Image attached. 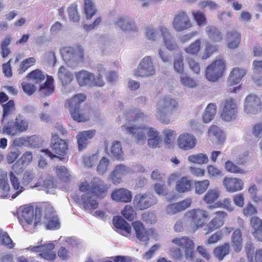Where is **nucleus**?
Here are the masks:
<instances>
[{
	"label": "nucleus",
	"mask_w": 262,
	"mask_h": 262,
	"mask_svg": "<svg viewBox=\"0 0 262 262\" xmlns=\"http://www.w3.org/2000/svg\"><path fill=\"white\" fill-rule=\"evenodd\" d=\"M147 116L142 112L136 114L134 121L138 125L126 124L121 126L122 131L127 134H132L135 137L137 143L142 145L146 141V135L148 137L147 143L152 148H160L162 144V139L158 130L144 122L146 121Z\"/></svg>",
	"instance_id": "f257e3e1"
},
{
	"label": "nucleus",
	"mask_w": 262,
	"mask_h": 262,
	"mask_svg": "<svg viewBox=\"0 0 262 262\" xmlns=\"http://www.w3.org/2000/svg\"><path fill=\"white\" fill-rule=\"evenodd\" d=\"M79 190L85 192L81 196V203L85 210L90 211L96 209L98 202L96 197L104 198L106 194L107 187L104 183L98 178H94L90 182L86 181L81 182L79 185Z\"/></svg>",
	"instance_id": "f03ea898"
},
{
	"label": "nucleus",
	"mask_w": 262,
	"mask_h": 262,
	"mask_svg": "<svg viewBox=\"0 0 262 262\" xmlns=\"http://www.w3.org/2000/svg\"><path fill=\"white\" fill-rule=\"evenodd\" d=\"M171 243L174 245L171 246L168 250V253L172 257L177 259H181L183 255V249L186 260L192 261L194 257V243L193 241L187 236L175 237L171 241Z\"/></svg>",
	"instance_id": "7ed1b4c3"
},
{
	"label": "nucleus",
	"mask_w": 262,
	"mask_h": 262,
	"mask_svg": "<svg viewBox=\"0 0 262 262\" xmlns=\"http://www.w3.org/2000/svg\"><path fill=\"white\" fill-rule=\"evenodd\" d=\"M105 72L104 68L100 66L98 67V75L97 77L93 73L84 70L75 72V75L78 84L81 87L93 85L101 87L104 84L102 77Z\"/></svg>",
	"instance_id": "20e7f679"
},
{
	"label": "nucleus",
	"mask_w": 262,
	"mask_h": 262,
	"mask_svg": "<svg viewBox=\"0 0 262 262\" xmlns=\"http://www.w3.org/2000/svg\"><path fill=\"white\" fill-rule=\"evenodd\" d=\"M178 107V102L170 96L161 99L156 106V116L161 122L165 124L169 123V116L173 114Z\"/></svg>",
	"instance_id": "39448f33"
},
{
	"label": "nucleus",
	"mask_w": 262,
	"mask_h": 262,
	"mask_svg": "<svg viewBox=\"0 0 262 262\" xmlns=\"http://www.w3.org/2000/svg\"><path fill=\"white\" fill-rule=\"evenodd\" d=\"M86 98L84 94L79 93L68 99L65 103V107L69 110L74 120L77 122H85L89 119L88 116L80 110L81 103L86 100Z\"/></svg>",
	"instance_id": "423d86ee"
},
{
	"label": "nucleus",
	"mask_w": 262,
	"mask_h": 262,
	"mask_svg": "<svg viewBox=\"0 0 262 262\" xmlns=\"http://www.w3.org/2000/svg\"><path fill=\"white\" fill-rule=\"evenodd\" d=\"M220 108V116L223 121L231 122L237 120L238 103L235 98L228 97L224 99L221 103Z\"/></svg>",
	"instance_id": "0eeeda50"
},
{
	"label": "nucleus",
	"mask_w": 262,
	"mask_h": 262,
	"mask_svg": "<svg viewBox=\"0 0 262 262\" xmlns=\"http://www.w3.org/2000/svg\"><path fill=\"white\" fill-rule=\"evenodd\" d=\"M62 57L69 66H74L83 60V51L80 47H67L60 50Z\"/></svg>",
	"instance_id": "6e6552de"
},
{
	"label": "nucleus",
	"mask_w": 262,
	"mask_h": 262,
	"mask_svg": "<svg viewBox=\"0 0 262 262\" xmlns=\"http://www.w3.org/2000/svg\"><path fill=\"white\" fill-rule=\"evenodd\" d=\"M42 240L37 245L30 246L26 249L32 253H38L39 255L43 259L52 260L56 257V253L54 251L56 241L48 242L42 244Z\"/></svg>",
	"instance_id": "1a4fd4ad"
},
{
	"label": "nucleus",
	"mask_w": 262,
	"mask_h": 262,
	"mask_svg": "<svg viewBox=\"0 0 262 262\" xmlns=\"http://www.w3.org/2000/svg\"><path fill=\"white\" fill-rule=\"evenodd\" d=\"M133 75L136 77H147L156 74L154 59L146 56L141 59L138 67L133 70Z\"/></svg>",
	"instance_id": "9d476101"
},
{
	"label": "nucleus",
	"mask_w": 262,
	"mask_h": 262,
	"mask_svg": "<svg viewBox=\"0 0 262 262\" xmlns=\"http://www.w3.org/2000/svg\"><path fill=\"white\" fill-rule=\"evenodd\" d=\"M192 26V23L185 11L180 10L174 15L171 26L174 31L182 32L191 28Z\"/></svg>",
	"instance_id": "9b49d317"
},
{
	"label": "nucleus",
	"mask_w": 262,
	"mask_h": 262,
	"mask_svg": "<svg viewBox=\"0 0 262 262\" xmlns=\"http://www.w3.org/2000/svg\"><path fill=\"white\" fill-rule=\"evenodd\" d=\"M225 70V61L222 59H216L206 68V78L210 81H216L222 77Z\"/></svg>",
	"instance_id": "f8f14e48"
},
{
	"label": "nucleus",
	"mask_w": 262,
	"mask_h": 262,
	"mask_svg": "<svg viewBox=\"0 0 262 262\" xmlns=\"http://www.w3.org/2000/svg\"><path fill=\"white\" fill-rule=\"evenodd\" d=\"M185 216L197 229L202 228L205 225V220L208 218L209 213L206 210L196 208L187 211Z\"/></svg>",
	"instance_id": "ddd939ff"
},
{
	"label": "nucleus",
	"mask_w": 262,
	"mask_h": 262,
	"mask_svg": "<svg viewBox=\"0 0 262 262\" xmlns=\"http://www.w3.org/2000/svg\"><path fill=\"white\" fill-rule=\"evenodd\" d=\"M262 110V101L257 95L251 94L247 95L244 100L243 111L250 115L260 113Z\"/></svg>",
	"instance_id": "4468645a"
},
{
	"label": "nucleus",
	"mask_w": 262,
	"mask_h": 262,
	"mask_svg": "<svg viewBox=\"0 0 262 262\" xmlns=\"http://www.w3.org/2000/svg\"><path fill=\"white\" fill-rule=\"evenodd\" d=\"M213 214L214 216L205 225L204 230L206 231V234L220 229L224 225L225 220L228 216L227 213L224 211H217Z\"/></svg>",
	"instance_id": "2eb2a0df"
},
{
	"label": "nucleus",
	"mask_w": 262,
	"mask_h": 262,
	"mask_svg": "<svg viewBox=\"0 0 262 262\" xmlns=\"http://www.w3.org/2000/svg\"><path fill=\"white\" fill-rule=\"evenodd\" d=\"M157 202L156 198L150 193L137 194L134 199L135 207L139 210L147 209Z\"/></svg>",
	"instance_id": "dca6fc26"
},
{
	"label": "nucleus",
	"mask_w": 262,
	"mask_h": 262,
	"mask_svg": "<svg viewBox=\"0 0 262 262\" xmlns=\"http://www.w3.org/2000/svg\"><path fill=\"white\" fill-rule=\"evenodd\" d=\"M197 139L192 134L183 133L180 134L177 140V145L181 150L187 151L195 148Z\"/></svg>",
	"instance_id": "f3484780"
},
{
	"label": "nucleus",
	"mask_w": 262,
	"mask_h": 262,
	"mask_svg": "<svg viewBox=\"0 0 262 262\" xmlns=\"http://www.w3.org/2000/svg\"><path fill=\"white\" fill-rule=\"evenodd\" d=\"M18 164L15 163L12 165V170L10 171L9 176L12 186L11 189L13 199L16 198L24 190V188L20 185L18 176L20 171L17 169Z\"/></svg>",
	"instance_id": "a211bd4d"
},
{
	"label": "nucleus",
	"mask_w": 262,
	"mask_h": 262,
	"mask_svg": "<svg viewBox=\"0 0 262 262\" xmlns=\"http://www.w3.org/2000/svg\"><path fill=\"white\" fill-rule=\"evenodd\" d=\"M21 211L19 214V219L21 221H25L27 224H32L33 222L34 225H37L40 221V214L35 213L34 218V211L32 206H24L20 208Z\"/></svg>",
	"instance_id": "6ab92c4d"
},
{
	"label": "nucleus",
	"mask_w": 262,
	"mask_h": 262,
	"mask_svg": "<svg viewBox=\"0 0 262 262\" xmlns=\"http://www.w3.org/2000/svg\"><path fill=\"white\" fill-rule=\"evenodd\" d=\"M132 172V169L123 164L117 165L109 176L112 183L118 185L123 182V177Z\"/></svg>",
	"instance_id": "aec40b11"
},
{
	"label": "nucleus",
	"mask_w": 262,
	"mask_h": 262,
	"mask_svg": "<svg viewBox=\"0 0 262 262\" xmlns=\"http://www.w3.org/2000/svg\"><path fill=\"white\" fill-rule=\"evenodd\" d=\"M223 185L227 192L234 193L243 189L244 182L238 178L225 177L223 180Z\"/></svg>",
	"instance_id": "412c9836"
},
{
	"label": "nucleus",
	"mask_w": 262,
	"mask_h": 262,
	"mask_svg": "<svg viewBox=\"0 0 262 262\" xmlns=\"http://www.w3.org/2000/svg\"><path fill=\"white\" fill-rule=\"evenodd\" d=\"M160 30L161 31L163 43L165 48L170 51L178 49V46L168 28L166 26H162Z\"/></svg>",
	"instance_id": "4be33fe9"
},
{
	"label": "nucleus",
	"mask_w": 262,
	"mask_h": 262,
	"mask_svg": "<svg viewBox=\"0 0 262 262\" xmlns=\"http://www.w3.org/2000/svg\"><path fill=\"white\" fill-rule=\"evenodd\" d=\"M43 223L48 230H57L60 226L58 218L52 207H49L45 212Z\"/></svg>",
	"instance_id": "5701e85b"
},
{
	"label": "nucleus",
	"mask_w": 262,
	"mask_h": 262,
	"mask_svg": "<svg viewBox=\"0 0 262 262\" xmlns=\"http://www.w3.org/2000/svg\"><path fill=\"white\" fill-rule=\"evenodd\" d=\"M136 233L137 238L140 241L147 242L150 236L154 234L155 230L152 229L146 230L142 223L139 221L134 222L132 224Z\"/></svg>",
	"instance_id": "b1692460"
},
{
	"label": "nucleus",
	"mask_w": 262,
	"mask_h": 262,
	"mask_svg": "<svg viewBox=\"0 0 262 262\" xmlns=\"http://www.w3.org/2000/svg\"><path fill=\"white\" fill-rule=\"evenodd\" d=\"M136 233L137 238L140 241L147 242L150 236L154 234L155 230L152 229L146 230L142 223L139 221L134 222L132 224Z\"/></svg>",
	"instance_id": "393cba45"
},
{
	"label": "nucleus",
	"mask_w": 262,
	"mask_h": 262,
	"mask_svg": "<svg viewBox=\"0 0 262 262\" xmlns=\"http://www.w3.org/2000/svg\"><path fill=\"white\" fill-rule=\"evenodd\" d=\"M111 198L116 202L126 203L132 201L133 194L129 190L126 188H116L112 191Z\"/></svg>",
	"instance_id": "a878e982"
},
{
	"label": "nucleus",
	"mask_w": 262,
	"mask_h": 262,
	"mask_svg": "<svg viewBox=\"0 0 262 262\" xmlns=\"http://www.w3.org/2000/svg\"><path fill=\"white\" fill-rule=\"evenodd\" d=\"M51 148L53 153L63 155L68 149V145L65 141L59 139L57 135L52 134Z\"/></svg>",
	"instance_id": "bb28decb"
},
{
	"label": "nucleus",
	"mask_w": 262,
	"mask_h": 262,
	"mask_svg": "<svg viewBox=\"0 0 262 262\" xmlns=\"http://www.w3.org/2000/svg\"><path fill=\"white\" fill-rule=\"evenodd\" d=\"M0 195L3 198L13 199L11 189L7 178V173L5 170L0 176Z\"/></svg>",
	"instance_id": "cd10ccee"
},
{
	"label": "nucleus",
	"mask_w": 262,
	"mask_h": 262,
	"mask_svg": "<svg viewBox=\"0 0 262 262\" xmlns=\"http://www.w3.org/2000/svg\"><path fill=\"white\" fill-rule=\"evenodd\" d=\"M95 130L93 129L84 130L78 133L76 136V139L79 150H82L86 147L90 140L95 136Z\"/></svg>",
	"instance_id": "c85d7f7f"
},
{
	"label": "nucleus",
	"mask_w": 262,
	"mask_h": 262,
	"mask_svg": "<svg viewBox=\"0 0 262 262\" xmlns=\"http://www.w3.org/2000/svg\"><path fill=\"white\" fill-rule=\"evenodd\" d=\"M114 226L117 229L120 233L125 236L130 235L132 227L122 217L114 216L113 220Z\"/></svg>",
	"instance_id": "c756f323"
},
{
	"label": "nucleus",
	"mask_w": 262,
	"mask_h": 262,
	"mask_svg": "<svg viewBox=\"0 0 262 262\" xmlns=\"http://www.w3.org/2000/svg\"><path fill=\"white\" fill-rule=\"evenodd\" d=\"M250 224L254 238L262 242V220L257 216H254L251 219Z\"/></svg>",
	"instance_id": "7c9ffc66"
},
{
	"label": "nucleus",
	"mask_w": 262,
	"mask_h": 262,
	"mask_svg": "<svg viewBox=\"0 0 262 262\" xmlns=\"http://www.w3.org/2000/svg\"><path fill=\"white\" fill-rule=\"evenodd\" d=\"M207 136L210 139H215L219 144L222 143L226 139V136L223 130L215 125H211L208 128Z\"/></svg>",
	"instance_id": "2f4dec72"
},
{
	"label": "nucleus",
	"mask_w": 262,
	"mask_h": 262,
	"mask_svg": "<svg viewBox=\"0 0 262 262\" xmlns=\"http://www.w3.org/2000/svg\"><path fill=\"white\" fill-rule=\"evenodd\" d=\"M246 73L244 69L234 68L228 78V85L233 86L238 83Z\"/></svg>",
	"instance_id": "473e14b6"
},
{
	"label": "nucleus",
	"mask_w": 262,
	"mask_h": 262,
	"mask_svg": "<svg viewBox=\"0 0 262 262\" xmlns=\"http://www.w3.org/2000/svg\"><path fill=\"white\" fill-rule=\"evenodd\" d=\"M191 188V180L187 177H183L176 181L175 190L180 193L188 192Z\"/></svg>",
	"instance_id": "72a5a7b5"
},
{
	"label": "nucleus",
	"mask_w": 262,
	"mask_h": 262,
	"mask_svg": "<svg viewBox=\"0 0 262 262\" xmlns=\"http://www.w3.org/2000/svg\"><path fill=\"white\" fill-rule=\"evenodd\" d=\"M226 41L227 47L231 49L236 48L241 41V33L236 31H231L227 32Z\"/></svg>",
	"instance_id": "f704fd0d"
},
{
	"label": "nucleus",
	"mask_w": 262,
	"mask_h": 262,
	"mask_svg": "<svg viewBox=\"0 0 262 262\" xmlns=\"http://www.w3.org/2000/svg\"><path fill=\"white\" fill-rule=\"evenodd\" d=\"M116 24L124 31H137V27L134 20L127 17L118 18Z\"/></svg>",
	"instance_id": "c9c22d12"
},
{
	"label": "nucleus",
	"mask_w": 262,
	"mask_h": 262,
	"mask_svg": "<svg viewBox=\"0 0 262 262\" xmlns=\"http://www.w3.org/2000/svg\"><path fill=\"white\" fill-rule=\"evenodd\" d=\"M246 251L249 262H262V249L257 250L254 253L253 246L247 245Z\"/></svg>",
	"instance_id": "e433bc0d"
},
{
	"label": "nucleus",
	"mask_w": 262,
	"mask_h": 262,
	"mask_svg": "<svg viewBox=\"0 0 262 262\" xmlns=\"http://www.w3.org/2000/svg\"><path fill=\"white\" fill-rule=\"evenodd\" d=\"M231 246L234 250L239 252L243 248V238L242 232L239 229L235 230L231 235Z\"/></svg>",
	"instance_id": "4c0bfd02"
},
{
	"label": "nucleus",
	"mask_w": 262,
	"mask_h": 262,
	"mask_svg": "<svg viewBox=\"0 0 262 262\" xmlns=\"http://www.w3.org/2000/svg\"><path fill=\"white\" fill-rule=\"evenodd\" d=\"M57 75L62 84L64 86L70 84L74 78L73 74L63 66L60 67L59 69Z\"/></svg>",
	"instance_id": "58836bf2"
},
{
	"label": "nucleus",
	"mask_w": 262,
	"mask_h": 262,
	"mask_svg": "<svg viewBox=\"0 0 262 262\" xmlns=\"http://www.w3.org/2000/svg\"><path fill=\"white\" fill-rule=\"evenodd\" d=\"M33 188L40 187V189L46 190L47 193H52L54 185L52 179L44 181L42 178H39L35 183Z\"/></svg>",
	"instance_id": "ea45409f"
},
{
	"label": "nucleus",
	"mask_w": 262,
	"mask_h": 262,
	"mask_svg": "<svg viewBox=\"0 0 262 262\" xmlns=\"http://www.w3.org/2000/svg\"><path fill=\"white\" fill-rule=\"evenodd\" d=\"M216 113V106L213 103L209 104L205 108L202 115V119L205 123L210 122Z\"/></svg>",
	"instance_id": "a19ab883"
},
{
	"label": "nucleus",
	"mask_w": 262,
	"mask_h": 262,
	"mask_svg": "<svg viewBox=\"0 0 262 262\" xmlns=\"http://www.w3.org/2000/svg\"><path fill=\"white\" fill-rule=\"evenodd\" d=\"M189 162L198 165H204L209 161L208 156L203 153H198L189 155L187 158Z\"/></svg>",
	"instance_id": "79ce46f5"
},
{
	"label": "nucleus",
	"mask_w": 262,
	"mask_h": 262,
	"mask_svg": "<svg viewBox=\"0 0 262 262\" xmlns=\"http://www.w3.org/2000/svg\"><path fill=\"white\" fill-rule=\"evenodd\" d=\"M229 251L230 245L226 243L215 247L213 250V254L219 260H222L229 254Z\"/></svg>",
	"instance_id": "37998d69"
},
{
	"label": "nucleus",
	"mask_w": 262,
	"mask_h": 262,
	"mask_svg": "<svg viewBox=\"0 0 262 262\" xmlns=\"http://www.w3.org/2000/svg\"><path fill=\"white\" fill-rule=\"evenodd\" d=\"M220 194L221 192L218 189H210L207 191L203 200L207 205H210L219 198Z\"/></svg>",
	"instance_id": "c03bdc74"
},
{
	"label": "nucleus",
	"mask_w": 262,
	"mask_h": 262,
	"mask_svg": "<svg viewBox=\"0 0 262 262\" xmlns=\"http://www.w3.org/2000/svg\"><path fill=\"white\" fill-rule=\"evenodd\" d=\"M162 26H159L157 28L147 27L145 30V36L147 39L154 42L158 41L161 36L160 28Z\"/></svg>",
	"instance_id": "a18cd8bd"
},
{
	"label": "nucleus",
	"mask_w": 262,
	"mask_h": 262,
	"mask_svg": "<svg viewBox=\"0 0 262 262\" xmlns=\"http://www.w3.org/2000/svg\"><path fill=\"white\" fill-rule=\"evenodd\" d=\"M224 168L229 173L241 174H244L247 173L246 170L239 167L231 160H227L225 162Z\"/></svg>",
	"instance_id": "49530a36"
},
{
	"label": "nucleus",
	"mask_w": 262,
	"mask_h": 262,
	"mask_svg": "<svg viewBox=\"0 0 262 262\" xmlns=\"http://www.w3.org/2000/svg\"><path fill=\"white\" fill-rule=\"evenodd\" d=\"M217 208H223L229 212L233 211L235 209V207L232 204L231 201L229 198H225L223 200L215 203L214 205L208 207L210 209Z\"/></svg>",
	"instance_id": "de8ad7c7"
},
{
	"label": "nucleus",
	"mask_w": 262,
	"mask_h": 262,
	"mask_svg": "<svg viewBox=\"0 0 262 262\" xmlns=\"http://www.w3.org/2000/svg\"><path fill=\"white\" fill-rule=\"evenodd\" d=\"M53 78L51 76H48L45 83L40 85L39 90L45 95H49L54 91L53 85Z\"/></svg>",
	"instance_id": "09e8293b"
},
{
	"label": "nucleus",
	"mask_w": 262,
	"mask_h": 262,
	"mask_svg": "<svg viewBox=\"0 0 262 262\" xmlns=\"http://www.w3.org/2000/svg\"><path fill=\"white\" fill-rule=\"evenodd\" d=\"M111 153L113 156L117 159L123 160L124 154L122 149L121 143L118 141H114L112 143L111 147Z\"/></svg>",
	"instance_id": "8fccbe9b"
},
{
	"label": "nucleus",
	"mask_w": 262,
	"mask_h": 262,
	"mask_svg": "<svg viewBox=\"0 0 262 262\" xmlns=\"http://www.w3.org/2000/svg\"><path fill=\"white\" fill-rule=\"evenodd\" d=\"M46 75L39 70H35L29 73L27 78L35 83H40L45 80Z\"/></svg>",
	"instance_id": "3c124183"
},
{
	"label": "nucleus",
	"mask_w": 262,
	"mask_h": 262,
	"mask_svg": "<svg viewBox=\"0 0 262 262\" xmlns=\"http://www.w3.org/2000/svg\"><path fill=\"white\" fill-rule=\"evenodd\" d=\"M206 32L209 37L214 41H220L223 39L221 32L215 27L207 26L206 28Z\"/></svg>",
	"instance_id": "603ef678"
},
{
	"label": "nucleus",
	"mask_w": 262,
	"mask_h": 262,
	"mask_svg": "<svg viewBox=\"0 0 262 262\" xmlns=\"http://www.w3.org/2000/svg\"><path fill=\"white\" fill-rule=\"evenodd\" d=\"M202 40L199 38L184 49V51L191 55H196L201 50Z\"/></svg>",
	"instance_id": "864d4df0"
},
{
	"label": "nucleus",
	"mask_w": 262,
	"mask_h": 262,
	"mask_svg": "<svg viewBox=\"0 0 262 262\" xmlns=\"http://www.w3.org/2000/svg\"><path fill=\"white\" fill-rule=\"evenodd\" d=\"M210 185V181L207 179L201 181H195L194 182V186L195 193L198 194L204 193L208 188Z\"/></svg>",
	"instance_id": "5fc2aeb1"
},
{
	"label": "nucleus",
	"mask_w": 262,
	"mask_h": 262,
	"mask_svg": "<svg viewBox=\"0 0 262 262\" xmlns=\"http://www.w3.org/2000/svg\"><path fill=\"white\" fill-rule=\"evenodd\" d=\"M84 10L86 18L88 19H91L96 13V9L95 6L92 0H84Z\"/></svg>",
	"instance_id": "6e6d98bb"
},
{
	"label": "nucleus",
	"mask_w": 262,
	"mask_h": 262,
	"mask_svg": "<svg viewBox=\"0 0 262 262\" xmlns=\"http://www.w3.org/2000/svg\"><path fill=\"white\" fill-rule=\"evenodd\" d=\"M181 83L185 87L190 89L195 88L198 85L197 81L186 74H183L180 78Z\"/></svg>",
	"instance_id": "4d7b16f0"
},
{
	"label": "nucleus",
	"mask_w": 262,
	"mask_h": 262,
	"mask_svg": "<svg viewBox=\"0 0 262 262\" xmlns=\"http://www.w3.org/2000/svg\"><path fill=\"white\" fill-rule=\"evenodd\" d=\"M164 142L166 147L169 148L175 139L176 133L173 130L170 129H164L163 132Z\"/></svg>",
	"instance_id": "13d9d810"
},
{
	"label": "nucleus",
	"mask_w": 262,
	"mask_h": 262,
	"mask_svg": "<svg viewBox=\"0 0 262 262\" xmlns=\"http://www.w3.org/2000/svg\"><path fill=\"white\" fill-rule=\"evenodd\" d=\"M191 15L199 26H204L206 24L207 19L202 12L199 10H193L191 12Z\"/></svg>",
	"instance_id": "bf43d9fd"
},
{
	"label": "nucleus",
	"mask_w": 262,
	"mask_h": 262,
	"mask_svg": "<svg viewBox=\"0 0 262 262\" xmlns=\"http://www.w3.org/2000/svg\"><path fill=\"white\" fill-rule=\"evenodd\" d=\"M217 50L216 46L213 45L209 41L205 42V49L201 54V58L204 60L207 59Z\"/></svg>",
	"instance_id": "052dcab7"
},
{
	"label": "nucleus",
	"mask_w": 262,
	"mask_h": 262,
	"mask_svg": "<svg viewBox=\"0 0 262 262\" xmlns=\"http://www.w3.org/2000/svg\"><path fill=\"white\" fill-rule=\"evenodd\" d=\"M208 176L210 178L221 177L223 173L222 170L213 165H208L206 168Z\"/></svg>",
	"instance_id": "680f3d73"
},
{
	"label": "nucleus",
	"mask_w": 262,
	"mask_h": 262,
	"mask_svg": "<svg viewBox=\"0 0 262 262\" xmlns=\"http://www.w3.org/2000/svg\"><path fill=\"white\" fill-rule=\"evenodd\" d=\"M14 125L17 132H23L27 129L28 122L23 117L18 116L15 119Z\"/></svg>",
	"instance_id": "e2e57ef3"
},
{
	"label": "nucleus",
	"mask_w": 262,
	"mask_h": 262,
	"mask_svg": "<svg viewBox=\"0 0 262 262\" xmlns=\"http://www.w3.org/2000/svg\"><path fill=\"white\" fill-rule=\"evenodd\" d=\"M36 59L34 57H29L23 60L20 64V68L18 70V73L20 74L25 72L28 68L34 65Z\"/></svg>",
	"instance_id": "0e129e2a"
},
{
	"label": "nucleus",
	"mask_w": 262,
	"mask_h": 262,
	"mask_svg": "<svg viewBox=\"0 0 262 262\" xmlns=\"http://www.w3.org/2000/svg\"><path fill=\"white\" fill-rule=\"evenodd\" d=\"M0 243L9 248H12L14 244L7 232L0 231Z\"/></svg>",
	"instance_id": "69168bd1"
},
{
	"label": "nucleus",
	"mask_w": 262,
	"mask_h": 262,
	"mask_svg": "<svg viewBox=\"0 0 262 262\" xmlns=\"http://www.w3.org/2000/svg\"><path fill=\"white\" fill-rule=\"evenodd\" d=\"M109 160L105 157L100 160L97 167V171L99 174H104L108 170Z\"/></svg>",
	"instance_id": "338daca9"
},
{
	"label": "nucleus",
	"mask_w": 262,
	"mask_h": 262,
	"mask_svg": "<svg viewBox=\"0 0 262 262\" xmlns=\"http://www.w3.org/2000/svg\"><path fill=\"white\" fill-rule=\"evenodd\" d=\"M21 85L24 93L29 96L32 95L37 89L36 86L30 81H23Z\"/></svg>",
	"instance_id": "774afa93"
}]
</instances>
